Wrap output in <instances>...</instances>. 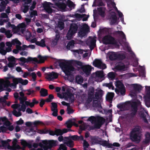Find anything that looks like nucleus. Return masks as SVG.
I'll return each instance as SVG.
<instances>
[{"instance_id": "obj_1", "label": "nucleus", "mask_w": 150, "mask_h": 150, "mask_svg": "<svg viewBox=\"0 0 150 150\" xmlns=\"http://www.w3.org/2000/svg\"><path fill=\"white\" fill-rule=\"evenodd\" d=\"M58 62L62 71L67 76L68 79L71 82L74 80V78L72 74L73 72L75 71V69L70 65L74 64L81 67L83 66L81 62L73 60H67L61 59L59 60Z\"/></svg>"}, {"instance_id": "obj_2", "label": "nucleus", "mask_w": 150, "mask_h": 150, "mask_svg": "<svg viewBox=\"0 0 150 150\" xmlns=\"http://www.w3.org/2000/svg\"><path fill=\"white\" fill-rule=\"evenodd\" d=\"M94 89L93 88H91L88 92V96L85 101V105L87 107H90L92 105H94V104L98 103V96H96L93 98Z\"/></svg>"}, {"instance_id": "obj_3", "label": "nucleus", "mask_w": 150, "mask_h": 150, "mask_svg": "<svg viewBox=\"0 0 150 150\" xmlns=\"http://www.w3.org/2000/svg\"><path fill=\"white\" fill-rule=\"evenodd\" d=\"M141 128L139 126L134 127L132 131L130 138L133 141L138 143L140 141L141 137Z\"/></svg>"}, {"instance_id": "obj_4", "label": "nucleus", "mask_w": 150, "mask_h": 150, "mask_svg": "<svg viewBox=\"0 0 150 150\" xmlns=\"http://www.w3.org/2000/svg\"><path fill=\"white\" fill-rule=\"evenodd\" d=\"M88 120L93 125L95 128H100L101 125L105 121L103 118L98 116H91L89 118Z\"/></svg>"}, {"instance_id": "obj_5", "label": "nucleus", "mask_w": 150, "mask_h": 150, "mask_svg": "<svg viewBox=\"0 0 150 150\" xmlns=\"http://www.w3.org/2000/svg\"><path fill=\"white\" fill-rule=\"evenodd\" d=\"M6 47H5V44L2 42L0 43V53L3 55L6 54L7 52H9L12 50L11 47H12V42H7L5 44Z\"/></svg>"}, {"instance_id": "obj_6", "label": "nucleus", "mask_w": 150, "mask_h": 150, "mask_svg": "<svg viewBox=\"0 0 150 150\" xmlns=\"http://www.w3.org/2000/svg\"><path fill=\"white\" fill-rule=\"evenodd\" d=\"M1 143L5 148H8L12 150H16V149H19L20 147L17 144V140L16 139H14L12 142L13 145L11 146L9 145L8 142L6 141H1Z\"/></svg>"}, {"instance_id": "obj_7", "label": "nucleus", "mask_w": 150, "mask_h": 150, "mask_svg": "<svg viewBox=\"0 0 150 150\" xmlns=\"http://www.w3.org/2000/svg\"><path fill=\"white\" fill-rule=\"evenodd\" d=\"M102 42L105 45H116L117 42L115 39L110 35H105L103 37Z\"/></svg>"}, {"instance_id": "obj_8", "label": "nucleus", "mask_w": 150, "mask_h": 150, "mask_svg": "<svg viewBox=\"0 0 150 150\" xmlns=\"http://www.w3.org/2000/svg\"><path fill=\"white\" fill-rule=\"evenodd\" d=\"M104 76L102 71H97L93 74V79L95 81L101 82L104 79Z\"/></svg>"}, {"instance_id": "obj_9", "label": "nucleus", "mask_w": 150, "mask_h": 150, "mask_svg": "<svg viewBox=\"0 0 150 150\" xmlns=\"http://www.w3.org/2000/svg\"><path fill=\"white\" fill-rule=\"evenodd\" d=\"M77 26L74 24H72L67 34V37L68 39H70L76 33L77 29Z\"/></svg>"}, {"instance_id": "obj_10", "label": "nucleus", "mask_w": 150, "mask_h": 150, "mask_svg": "<svg viewBox=\"0 0 150 150\" xmlns=\"http://www.w3.org/2000/svg\"><path fill=\"white\" fill-rule=\"evenodd\" d=\"M89 31V27L86 24L83 25L79 31L78 35L79 37H82L85 36Z\"/></svg>"}, {"instance_id": "obj_11", "label": "nucleus", "mask_w": 150, "mask_h": 150, "mask_svg": "<svg viewBox=\"0 0 150 150\" xmlns=\"http://www.w3.org/2000/svg\"><path fill=\"white\" fill-rule=\"evenodd\" d=\"M139 117L140 119L144 122L146 123H148L147 119L149 118L147 112L143 108H142L139 113Z\"/></svg>"}, {"instance_id": "obj_12", "label": "nucleus", "mask_w": 150, "mask_h": 150, "mask_svg": "<svg viewBox=\"0 0 150 150\" xmlns=\"http://www.w3.org/2000/svg\"><path fill=\"white\" fill-rule=\"evenodd\" d=\"M140 102L138 100L137 102L134 101L132 103L131 109V115L132 116H134L135 115L137 111V106L140 105Z\"/></svg>"}, {"instance_id": "obj_13", "label": "nucleus", "mask_w": 150, "mask_h": 150, "mask_svg": "<svg viewBox=\"0 0 150 150\" xmlns=\"http://www.w3.org/2000/svg\"><path fill=\"white\" fill-rule=\"evenodd\" d=\"M93 65L96 67L102 69L106 67L105 64L99 59H95L93 62Z\"/></svg>"}, {"instance_id": "obj_14", "label": "nucleus", "mask_w": 150, "mask_h": 150, "mask_svg": "<svg viewBox=\"0 0 150 150\" xmlns=\"http://www.w3.org/2000/svg\"><path fill=\"white\" fill-rule=\"evenodd\" d=\"M145 88L147 93L144 96L145 103L147 107H150V86H146Z\"/></svg>"}, {"instance_id": "obj_15", "label": "nucleus", "mask_w": 150, "mask_h": 150, "mask_svg": "<svg viewBox=\"0 0 150 150\" xmlns=\"http://www.w3.org/2000/svg\"><path fill=\"white\" fill-rule=\"evenodd\" d=\"M1 121V125L4 124V125L6 126L7 130L8 129L10 131H12L13 129L14 128L13 126L10 125V123L6 118L3 117L2 118V120Z\"/></svg>"}, {"instance_id": "obj_16", "label": "nucleus", "mask_w": 150, "mask_h": 150, "mask_svg": "<svg viewBox=\"0 0 150 150\" xmlns=\"http://www.w3.org/2000/svg\"><path fill=\"white\" fill-rule=\"evenodd\" d=\"M46 78L49 81H52L57 78L58 75L57 73L54 72L47 73L45 74Z\"/></svg>"}, {"instance_id": "obj_17", "label": "nucleus", "mask_w": 150, "mask_h": 150, "mask_svg": "<svg viewBox=\"0 0 150 150\" xmlns=\"http://www.w3.org/2000/svg\"><path fill=\"white\" fill-rule=\"evenodd\" d=\"M26 25L24 23H22L18 25L17 27H16V29L15 30L14 33H18L21 32L22 33H23L25 30Z\"/></svg>"}, {"instance_id": "obj_18", "label": "nucleus", "mask_w": 150, "mask_h": 150, "mask_svg": "<svg viewBox=\"0 0 150 150\" xmlns=\"http://www.w3.org/2000/svg\"><path fill=\"white\" fill-rule=\"evenodd\" d=\"M20 103L21 104V106L20 104H15L12 105L11 107L14 109H17L18 111H22L24 112L26 109L25 105L24 104V103Z\"/></svg>"}, {"instance_id": "obj_19", "label": "nucleus", "mask_w": 150, "mask_h": 150, "mask_svg": "<svg viewBox=\"0 0 150 150\" xmlns=\"http://www.w3.org/2000/svg\"><path fill=\"white\" fill-rule=\"evenodd\" d=\"M96 38L95 37H90L87 41V44L89 45L91 50H92L96 45Z\"/></svg>"}, {"instance_id": "obj_20", "label": "nucleus", "mask_w": 150, "mask_h": 150, "mask_svg": "<svg viewBox=\"0 0 150 150\" xmlns=\"http://www.w3.org/2000/svg\"><path fill=\"white\" fill-rule=\"evenodd\" d=\"M43 6L45 10L48 13H51L52 12V8L53 7V5L50 3L45 2L43 4Z\"/></svg>"}, {"instance_id": "obj_21", "label": "nucleus", "mask_w": 150, "mask_h": 150, "mask_svg": "<svg viewBox=\"0 0 150 150\" xmlns=\"http://www.w3.org/2000/svg\"><path fill=\"white\" fill-rule=\"evenodd\" d=\"M58 96L60 98H64L65 99H67L69 98H71L73 96L72 94L69 91H67L63 93V95L60 93L57 94Z\"/></svg>"}, {"instance_id": "obj_22", "label": "nucleus", "mask_w": 150, "mask_h": 150, "mask_svg": "<svg viewBox=\"0 0 150 150\" xmlns=\"http://www.w3.org/2000/svg\"><path fill=\"white\" fill-rule=\"evenodd\" d=\"M81 68L83 71L88 75L89 74L92 69H93V67L88 65H83L82 66Z\"/></svg>"}, {"instance_id": "obj_23", "label": "nucleus", "mask_w": 150, "mask_h": 150, "mask_svg": "<svg viewBox=\"0 0 150 150\" xmlns=\"http://www.w3.org/2000/svg\"><path fill=\"white\" fill-rule=\"evenodd\" d=\"M39 146L43 148L45 150H47L50 148L49 141H43L42 143H39Z\"/></svg>"}, {"instance_id": "obj_24", "label": "nucleus", "mask_w": 150, "mask_h": 150, "mask_svg": "<svg viewBox=\"0 0 150 150\" xmlns=\"http://www.w3.org/2000/svg\"><path fill=\"white\" fill-rule=\"evenodd\" d=\"M52 106H51V110L53 112L52 115L54 116H57V105L55 103H51Z\"/></svg>"}, {"instance_id": "obj_25", "label": "nucleus", "mask_w": 150, "mask_h": 150, "mask_svg": "<svg viewBox=\"0 0 150 150\" xmlns=\"http://www.w3.org/2000/svg\"><path fill=\"white\" fill-rule=\"evenodd\" d=\"M107 5L110 8H112L114 9L115 10L117 11L120 17H121L122 16V13L117 11V8L115 6V5L114 2L112 1H109L107 2Z\"/></svg>"}, {"instance_id": "obj_26", "label": "nucleus", "mask_w": 150, "mask_h": 150, "mask_svg": "<svg viewBox=\"0 0 150 150\" xmlns=\"http://www.w3.org/2000/svg\"><path fill=\"white\" fill-rule=\"evenodd\" d=\"M127 69V66L121 63L115 66L114 70L123 71L126 70Z\"/></svg>"}, {"instance_id": "obj_27", "label": "nucleus", "mask_w": 150, "mask_h": 150, "mask_svg": "<svg viewBox=\"0 0 150 150\" xmlns=\"http://www.w3.org/2000/svg\"><path fill=\"white\" fill-rule=\"evenodd\" d=\"M12 42L13 45H16V48L18 50H24L23 47H21L20 46L21 45V43L17 39L13 40H12Z\"/></svg>"}, {"instance_id": "obj_28", "label": "nucleus", "mask_w": 150, "mask_h": 150, "mask_svg": "<svg viewBox=\"0 0 150 150\" xmlns=\"http://www.w3.org/2000/svg\"><path fill=\"white\" fill-rule=\"evenodd\" d=\"M6 83L4 82V79H0V92L5 90L7 88V86Z\"/></svg>"}, {"instance_id": "obj_29", "label": "nucleus", "mask_w": 150, "mask_h": 150, "mask_svg": "<svg viewBox=\"0 0 150 150\" xmlns=\"http://www.w3.org/2000/svg\"><path fill=\"white\" fill-rule=\"evenodd\" d=\"M74 56L77 58L80 59L81 58L80 55L82 54L83 52L84 51L82 50H72Z\"/></svg>"}, {"instance_id": "obj_30", "label": "nucleus", "mask_w": 150, "mask_h": 150, "mask_svg": "<svg viewBox=\"0 0 150 150\" xmlns=\"http://www.w3.org/2000/svg\"><path fill=\"white\" fill-rule=\"evenodd\" d=\"M14 81L17 83H19L24 85H26L28 83V80H23L21 78H17V79H15Z\"/></svg>"}, {"instance_id": "obj_31", "label": "nucleus", "mask_w": 150, "mask_h": 150, "mask_svg": "<svg viewBox=\"0 0 150 150\" xmlns=\"http://www.w3.org/2000/svg\"><path fill=\"white\" fill-rule=\"evenodd\" d=\"M115 91L116 93L119 95H124L125 94V87L116 89Z\"/></svg>"}, {"instance_id": "obj_32", "label": "nucleus", "mask_w": 150, "mask_h": 150, "mask_svg": "<svg viewBox=\"0 0 150 150\" xmlns=\"http://www.w3.org/2000/svg\"><path fill=\"white\" fill-rule=\"evenodd\" d=\"M55 5L62 11H65L67 10L66 8V5L63 3H61L59 2V3H56Z\"/></svg>"}, {"instance_id": "obj_33", "label": "nucleus", "mask_w": 150, "mask_h": 150, "mask_svg": "<svg viewBox=\"0 0 150 150\" xmlns=\"http://www.w3.org/2000/svg\"><path fill=\"white\" fill-rule=\"evenodd\" d=\"M107 57H109L111 60L116 59L117 57L116 54L114 52H109L107 54Z\"/></svg>"}, {"instance_id": "obj_34", "label": "nucleus", "mask_w": 150, "mask_h": 150, "mask_svg": "<svg viewBox=\"0 0 150 150\" xmlns=\"http://www.w3.org/2000/svg\"><path fill=\"white\" fill-rule=\"evenodd\" d=\"M76 17L78 20H80L82 18L83 21H85L87 20L88 18V16L84 14H77L76 15Z\"/></svg>"}, {"instance_id": "obj_35", "label": "nucleus", "mask_w": 150, "mask_h": 150, "mask_svg": "<svg viewBox=\"0 0 150 150\" xmlns=\"http://www.w3.org/2000/svg\"><path fill=\"white\" fill-rule=\"evenodd\" d=\"M22 34H23L22 35H24L26 39L28 40H29L32 36L30 32L28 30L25 31H24L23 33Z\"/></svg>"}, {"instance_id": "obj_36", "label": "nucleus", "mask_w": 150, "mask_h": 150, "mask_svg": "<svg viewBox=\"0 0 150 150\" xmlns=\"http://www.w3.org/2000/svg\"><path fill=\"white\" fill-rule=\"evenodd\" d=\"M21 96L18 98L20 101V103H24L27 100L26 97L24 96V94L22 92H20L19 93Z\"/></svg>"}, {"instance_id": "obj_37", "label": "nucleus", "mask_w": 150, "mask_h": 150, "mask_svg": "<svg viewBox=\"0 0 150 150\" xmlns=\"http://www.w3.org/2000/svg\"><path fill=\"white\" fill-rule=\"evenodd\" d=\"M129 105V104L124 103L122 104H120L117 105L118 107L120 108L121 110H126L127 109V107Z\"/></svg>"}, {"instance_id": "obj_38", "label": "nucleus", "mask_w": 150, "mask_h": 150, "mask_svg": "<svg viewBox=\"0 0 150 150\" xmlns=\"http://www.w3.org/2000/svg\"><path fill=\"white\" fill-rule=\"evenodd\" d=\"M6 2L5 1H3L1 2L0 4V11H3L6 8V4L8 3L7 0H5Z\"/></svg>"}, {"instance_id": "obj_39", "label": "nucleus", "mask_w": 150, "mask_h": 150, "mask_svg": "<svg viewBox=\"0 0 150 150\" xmlns=\"http://www.w3.org/2000/svg\"><path fill=\"white\" fill-rule=\"evenodd\" d=\"M18 60L19 61V64L21 66H25V63H27V59L25 58L21 57L18 59Z\"/></svg>"}, {"instance_id": "obj_40", "label": "nucleus", "mask_w": 150, "mask_h": 150, "mask_svg": "<svg viewBox=\"0 0 150 150\" xmlns=\"http://www.w3.org/2000/svg\"><path fill=\"white\" fill-rule=\"evenodd\" d=\"M98 11L99 13L102 16H104L105 15V8L104 7H99L98 8Z\"/></svg>"}, {"instance_id": "obj_41", "label": "nucleus", "mask_w": 150, "mask_h": 150, "mask_svg": "<svg viewBox=\"0 0 150 150\" xmlns=\"http://www.w3.org/2000/svg\"><path fill=\"white\" fill-rule=\"evenodd\" d=\"M40 93L41 96L42 97H45L48 95L47 91L45 88H41Z\"/></svg>"}, {"instance_id": "obj_42", "label": "nucleus", "mask_w": 150, "mask_h": 150, "mask_svg": "<svg viewBox=\"0 0 150 150\" xmlns=\"http://www.w3.org/2000/svg\"><path fill=\"white\" fill-rule=\"evenodd\" d=\"M38 62H36L37 63H42L44 62L46 58L45 57H42L40 55H39L38 56Z\"/></svg>"}, {"instance_id": "obj_43", "label": "nucleus", "mask_w": 150, "mask_h": 150, "mask_svg": "<svg viewBox=\"0 0 150 150\" xmlns=\"http://www.w3.org/2000/svg\"><path fill=\"white\" fill-rule=\"evenodd\" d=\"M45 39H42L40 42L38 41L36 42V45L42 47H45Z\"/></svg>"}, {"instance_id": "obj_44", "label": "nucleus", "mask_w": 150, "mask_h": 150, "mask_svg": "<svg viewBox=\"0 0 150 150\" xmlns=\"http://www.w3.org/2000/svg\"><path fill=\"white\" fill-rule=\"evenodd\" d=\"M27 63L29 62H38V59L36 58H33L31 57H28L26 59Z\"/></svg>"}, {"instance_id": "obj_45", "label": "nucleus", "mask_w": 150, "mask_h": 150, "mask_svg": "<svg viewBox=\"0 0 150 150\" xmlns=\"http://www.w3.org/2000/svg\"><path fill=\"white\" fill-rule=\"evenodd\" d=\"M64 143L70 147H72L73 146L74 144L73 141L69 138H67L66 141L64 142Z\"/></svg>"}, {"instance_id": "obj_46", "label": "nucleus", "mask_w": 150, "mask_h": 150, "mask_svg": "<svg viewBox=\"0 0 150 150\" xmlns=\"http://www.w3.org/2000/svg\"><path fill=\"white\" fill-rule=\"evenodd\" d=\"M111 23H115L117 21V18L114 13H112L110 18Z\"/></svg>"}, {"instance_id": "obj_47", "label": "nucleus", "mask_w": 150, "mask_h": 150, "mask_svg": "<svg viewBox=\"0 0 150 150\" xmlns=\"http://www.w3.org/2000/svg\"><path fill=\"white\" fill-rule=\"evenodd\" d=\"M114 96V93H108L106 96V99L109 101H111Z\"/></svg>"}, {"instance_id": "obj_48", "label": "nucleus", "mask_w": 150, "mask_h": 150, "mask_svg": "<svg viewBox=\"0 0 150 150\" xmlns=\"http://www.w3.org/2000/svg\"><path fill=\"white\" fill-rule=\"evenodd\" d=\"M17 78H13V83H11L10 82V83L7 86V87H10L11 88H15L16 87V85L18 83H17L16 82H15L14 81V80L15 79H17Z\"/></svg>"}, {"instance_id": "obj_49", "label": "nucleus", "mask_w": 150, "mask_h": 150, "mask_svg": "<svg viewBox=\"0 0 150 150\" xmlns=\"http://www.w3.org/2000/svg\"><path fill=\"white\" fill-rule=\"evenodd\" d=\"M76 81L79 84L81 83L83 81V79L81 76H78L76 77Z\"/></svg>"}, {"instance_id": "obj_50", "label": "nucleus", "mask_w": 150, "mask_h": 150, "mask_svg": "<svg viewBox=\"0 0 150 150\" xmlns=\"http://www.w3.org/2000/svg\"><path fill=\"white\" fill-rule=\"evenodd\" d=\"M71 138L74 140H83V138L81 136L79 137L77 135H74L71 137Z\"/></svg>"}, {"instance_id": "obj_51", "label": "nucleus", "mask_w": 150, "mask_h": 150, "mask_svg": "<svg viewBox=\"0 0 150 150\" xmlns=\"http://www.w3.org/2000/svg\"><path fill=\"white\" fill-rule=\"evenodd\" d=\"M115 85L118 88L124 87L122 83L120 81H117L115 83Z\"/></svg>"}, {"instance_id": "obj_52", "label": "nucleus", "mask_w": 150, "mask_h": 150, "mask_svg": "<svg viewBox=\"0 0 150 150\" xmlns=\"http://www.w3.org/2000/svg\"><path fill=\"white\" fill-rule=\"evenodd\" d=\"M6 95H5L3 97L0 98V103H5L6 102L5 100L8 99V93L6 92Z\"/></svg>"}, {"instance_id": "obj_53", "label": "nucleus", "mask_w": 150, "mask_h": 150, "mask_svg": "<svg viewBox=\"0 0 150 150\" xmlns=\"http://www.w3.org/2000/svg\"><path fill=\"white\" fill-rule=\"evenodd\" d=\"M74 41H70L67 45V47L68 49H70L74 47Z\"/></svg>"}, {"instance_id": "obj_54", "label": "nucleus", "mask_w": 150, "mask_h": 150, "mask_svg": "<svg viewBox=\"0 0 150 150\" xmlns=\"http://www.w3.org/2000/svg\"><path fill=\"white\" fill-rule=\"evenodd\" d=\"M145 142L146 143H148L150 140V134L149 132H146L145 134Z\"/></svg>"}, {"instance_id": "obj_55", "label": "nucleus", "mask_w": 150, "mask_h": 150, "mask_svg": "<svg viewBox=\"0 0 150 150\" xmlns=\"http://www.w3.org/2000/svg\"><path fill=\"white\" fill-rule=\"evenodd\" d=\"M7 28H9L11 27L12 29V31L14 33L15 30L16 29V27L14 25H12L10 23H8L6 26Z\"/></svg>"}, {"instance_id": "obj_56", "label": "nucleus", "mask_w": 150, "mask_h": 150, "mask_svg": "<svg viewBox=\"0 0 150 150\" xmlns=\"http://www.w3.org/2000/svg\"><path fill=\"white\" fill-rule=\"evenodd\" d=\"M28 5L24 4L21 7V9L23 11L24 13H26L28 11Z\"/></svg>"}, {"instance_id": "obj_57", "label": "nucleus", "mask_w": 150, "mask_h": 150, "mask_svg": "<svg viewBox=\"0 0 150 150\" xmlns=\"http://www.w3.org/2000/svg\"><path fill=\"white\" fill-rule=\"evenodd\" d=\"M20 111H18V112L16 110H14L13 112V115L16 116L18 117L21 116L22 115V114Z\"/></svg>"}, {"instance_id": "obj_58", "label": "nucleus", "mask_w": 150, "mask_h": 150, "mask_svg": "<svg viewBox=\"0 0 150 150\" xmlns=\"http://www.w3.org/2000/svg\"><path fill=\"white\" fill-rule=\"evenodd\" d=\"M30 75L31 76L33 81H35L36 80L37 77L35 73L34 72H33L31 73H30Z\"/></svg>"}, {"instance_id": "obj_59", "label": "nucleus", "mask_w": 150, "mask_h": 150, "mask_svg": "<svg viewBox=\"0 0 150 150\" xmlns=\"http://www.w3.org/2000/svg\"><path fill=\"white\" fill-rule=\"evenodd\" d=\"M7 59L9 62L16 63V59L13 56L9 57Z\"/></svg>"}, {"instance_id": "obj_60", "label": "nucleus", "mask_w": 150, "mask_h": 150, "mask_svg": "<svg viewBox=\"0 0 150 150\" xmlns=\"http://www.w3.org/2000/svg\"><path fill=\"white\" fill-rule=\"evenodd\" d=\"M49 142L50 148L53 146H55L57 144V142L54 140H49Z\"/></svg>"}, {"instance_id": "obj_61", "label": "nucleus", "mask_w": 150, "mask_h": 150, "mask_svg": "<svg viewBox=\"0 0 150 150\" xmlns=\"http://www.w3.org/2000/svg\"><path fill=\"white\" fill-rule=\"evenodd\" d=\"M26 133L27 135L30 136L35 134V132L33 129H30L29 131H27Z\"/></svg>"}, {"instance_id": "obj_62", "label": "nucleus", "mask_w": 150, "mask_h": 150, "mask_svg": "<svg viewBox=\"0 0 150 150\" xmlns=\"http://www.w3.org/2000/svg\"><path fill=\"white\" fill-rule=\"evenodd\" d=\"M5 34L6 37L8 38H10L12 35V34L11 33V31L9 30H6L5 32Z\"/></svg>"}, {"instance_id": "obj_63", "label": "nucleus", "mask_w": 150, "mask_h": 150, "mask_svg": "<svg viewBox=\"0 0 150 150\" xmlns=\"http://www.w3.org/2000/svg\"><path fill=\"white\" fill-rule=\"evenodd\" d=\"M67 4L70 8H74V4L70 0H68L67 2Z\"/></svg>"}, {"instance_id": "obj_64", "label": "nucleus", "mask_w": 150, "mask_h": 150, "mask_svg": "<svg viewBox=\"0 0 150 150\" xmlns=\"http://www.w3.org/2000/svg\"><path fill=\"white\" fill-rule=\"evenodd\" d=\"M58 150H67V148L64 144H62L60 145Z\"/></svg>"}]
</instances>
